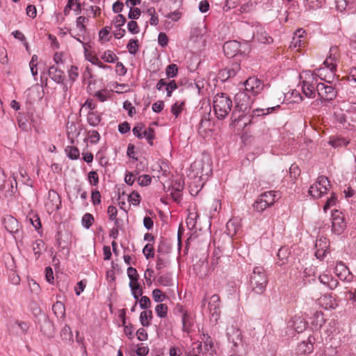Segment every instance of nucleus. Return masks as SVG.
Returning a JSON list of instances; mask_svg holds the SVG:
<instances>
[{
	"label": "nucleus",
	"mask_w": 356,
	"mask_h": 356,
	"mask_svg": "<svg viewBox=\"0 0 356 356\" xmlns=\"http://www.w3.org/2000/svg\"><path fill=\"white\" fill-rule=\"evenodd\" d=\"M338 47L333 46L330 49V56L323 62L325 67H320L316 70V72H314V77H319L321 80H323L330 83L335 76Z\"/></svg>",
	"instance_id": "f257e3e1"
},
{
	"label": "nucleus",
	"mask_w": 356,
	"mask_h": 356,
	"mask_svg": "<svg viewBox=\"0 0 356 356\" xmlns=\"http://www.w3.org/2000/svg\"><path fill=\"white\" fill-rule=\"evenodd\" d=\"M280 107L279 105L264 108H256L254 109L251 114H245V110L239 109L235 106L234 109L232 113L231 120L232 123L240 122L244 121L243 125L246 127L248 124L252 122V120L254 116H262L273 113Z\"/></svg>",
	"instance_id": "f03ea898"
},
{
	"label": "nucleus",
	"mask_w": 356,
	"mask_h": 356,
	"mask_svg": "<svg viewBox=\"0 0 356 356\" xmlns=\"http://www.w3.org/2000/svg\"><path fill=\"white\" fill-rule=\"evenodd\" d=\"M267 274L262 266H256L250 276L252 292L261 295L264 293L268 284Z\"/></svg>",
	"instance_id": "7ed1b4c3"
},
{
	"label": "nucleus",
	"mask_w": 356,
	"mask_h": 356,
	"mask_svg": "<svg viewBox=\"0 0 356 356\" xmlns=\"http://www.w3.org/2000/svg\"><path fill=\"white\" fill-rule=\"evenodd\" d=\"M213 107L218 120L225 119L232 107V101L225 93L217 94L213 97Z\"/></svg>",
	"instance_id": "20e7f679"
},
{
	"label": "nucleus",
	"mask_w": 356,
	"mask_h": 356,
	"mask_svg": "<svg viewBox=\"0 0 356 356\" xmlns=\"http://www.w3.org/2000/svg\"><path fill=\"white\" fill-rule=\"evenodd\" d=\"M245 30L250 32L247 38L251 40L255 38L263 44H270L273 38L264 30L261 24L257 21H252L246 24Z\"/></svg>",
	"instance_id": "39448f33"
},
{
	"label": "nucleus",
	"mask_w": 356,
	"mask_h": 356,
	"mask_svg": "<svg viewBox=\"0 0 356 356\" xmlns=\"http://www.w3.org/2000/svg\"><path fill=\"white\" fill-rule=\"evenodd\" d=\"M330 186V184L327 177L320 176L316 181L310 186L309 193L314 198L318 199L327 193Z\"/></svg>",
	"instance_id": "423d86ee"
},
{
	"label": "nucleus",
	"mask_w": 356,
	"mask_h": 356,
	"mask_svg": "<svg viewBox=\"0 0 356 356\" xmlns=\"http://www.w3.org/2000/svg\"><path fill=\"white\" fill-rule=\"evenodd\" d=\"M346 227L344 216L338 210L332 211V232L337 235L343 233Z\"/></svg>",
	"instance_id": "0eeeda50"
},
{
	"label": "nucleus",
	"mask_w": 356,
	"mask_h": 356,
	"mask_svg": "<svg viewBox=\"0 0 356 356\" xmlns=\"http://www.w3.org/2000/svg\"><path fill=\"white\" fill-rule=\"evenodd\" d=\"M316 88L319 97L322 99L331 101L337 96V91L331 85L318 83L316 84Z\"/></svg>",
	"instance_id": "6e6552de"
},
{
	"label": "nucleus",
	"mask_w": 356,
	"mask_h": 356,
	"mask_svg": "<svg viewBox=\"0 0 356 356\" xmlns=\"http://www.w3.org/2000/svg\"><path fill=\"white\" fill-rule=\"evenodd\" d=\"M61 205V199L60 195L54 190H49L48 197L47 199L45 207L48 213H51L58 210Z\"/></svg>",
	"instance_id": "1a4fd4ad"
},
{
	"label": "nucleus",
	"mask_w": 356,
	"mask_h": 356,
	"mask_svg": "<svg viewBox=\"0 0 356 356\" xmlns=\"http://www.w3.org/2000/svg\"><path fill=\"white\" fill-rule=\"evenodd\" d=\"M335 275L342 281L352 282L354 275L350 271L348 266L342 261H337L334 268Z\"/></svg>",
	"instance_id": "9d476101"
},
{
	"label": "nucleus",
	"mask_w": 356,
	"mask_h": 356,
	"mask_svg": "<svg viewBox=\"0 0 356 356\" xmlns=\"http://www.w3.org/2000/svg\"><path fill=\"white\" fill-rule=\"evenodd\" d=\"M314 74H312L308 76L307 80L302 82V92L309 98H314L316 92L317 79L314 77Z\"/></svg>",
	"instance_id": "9b49d317"
},
{
	"label": "nucleus",
	"mask_w": 356,
	"mask_h": 356,
	"mask_svg": "<svg viewBox=\"0 0 356 356\" xmlns=\"http://www.w3.org/2000/svg\"><path fill=\"white\" fill-rule=\"evenodd\" d=\"M244 86L245 92L257 95L262 91L264 83L257 77L252 76L244 82Z\"/></svg>",
	"instance_id": "f8f14e48"
},
{
	"label": "nucleus",
	"mask_w": 356,
	"mask_h": 356,
	"mask_svg": "<svg viewBox=\"0 0 356 356\" xmlns=\"http://www.w3.org/2000/svg\"><path fill=\"white\" fill-rule=\"evenodd\" d=\"M234 100L236 106L237 108H239L241 111H247L248 108L250 106L252 102L250 97L245 91H239L238 93H236L234 97Z\"/></svg>",
	"instance_id": "ddd939ff"
},
{
	"label": "nucleus",
	"mask_w": 356,
	"mask_h": 356,
	"mask_svg": "<svg viewBox=\"0 0 356 356\" xmlns=\"http://www.w3.org/2000/svg\"><path fill=\"white\" fill-rule=\"evenodd\" d=\"M49 74L54 81L62 84L64 91L67 90L68 87L67 84L64 83V73L62 70L55 66H51L49 69Z\"/></svg>",
	"instance_id": "4468645a"
},
{
	"label": "nucleus",
	"mask_w": 356,
	"mask_h": 356,
	"mask_svg": "<svg viewBox=\"0 0 356 356\" xmlns=\"http://www.w3.org/2000/svg\"><path fill=\"white\" fill-rule=\"evenodd\" d=\"M208 305L211 315L214 317L216 320H217L220 313V298L219 296L217 294L211 296Z\"/></svg>",
	"instance_id": "2eb2a0df"
},
{
	"label": "nucleus",
	"mask_w": 356,
	"mask_h": 356,
	"mask_svg": "<svg viewBox=\"0 0 356 356\" xmlns=\"http://www.w3.org/2000/svg\"><path fill=\"white\" fill-rule=\"evenodd\" d=\"M223 51L227 57H234L240 51V43L236 40L226 42L223 45Z\"/></svg>",
	"instance_id": "dca6fc26"
},
{
	"label": "nucleus",
	"mask_w": 356,
	"mask_h": 356,
	"mask_svg": "<svg viewBox=\"0 0 356 356\" xmlns=\"http://www.w3.org/2000/svg\"><path fill=\"white\" fill-rule=\"evenodd\" d=\"M3 224L6 229L12 234H15L19 231V222L12 216H6L3 218Z\"/></svg>",
	"instance_id": "f3484780"
},
{
	"label": "nucleus",
	"mask_w": 356,
	"mask_h": 356,
	"mask_svg": "<svg viewBox=\"0 0 356 356\" xmlns=\"http://www.w3.org/2000/svg\"><path fill=\"white\" fill-rule=\"evenodd\" d=\"M227 336L228 340L232 342L234 346H236L238 343L241 340V332L234 325L227 328Z\"/></svg>",
	"instance_id": "a211bd4d"
},
{
	"label": "nucleus",
	"mask_w": 356,
	"mask_h": 356,
	"mask_svg": "<svg viewBox=\"0 0 356 356\" xmlns=\"http://www.w3.org/2000/svg\"><path fill=\"white\" fill-rule=\"evenodd\" d=\"M40 330L44 335L49 338L53 337L54 335V325L52 321L44 316Z\"/></svg>",
	"instance_id": "6ab92c4d"
},
{
	"label": "nucleus",
	"mask_w": 356,
	"mask_h": 356,
	"mask_svg": "<svg viewBox=\"0 0 356 356\" xmlns=\"http://www.w3.org/2000/svg\"><path fill=\"white\" fill-rule=\"evenodd\" d=\"M305 31L302 29H298L292 38L291 42L290 47L296 48L300 47L305 43Z\"/></svg>",
	"instance_id": "aec40b11"
},
{
	"label": "nucleus",
	"mask_w": 356,
	"mask_h": 356,
	"mask_svg": "<svg viewBox=\"0 0 356 356\" xmlns=\"http://www.w3.org/2000/svg\"><path fill=\"white\" fill-rule=\"evenodd\" d=\"M241 228L240 223L236 218L230 219L226 225V232L227 235L232 237L236 234Z\"/></svg>",
	"instance_id": "412c9836"
},
{
	"label": "nucleus",
	"mask_w": 356,
	"mask_h": 356,
	"mask_svg": "<svg viewBox=\"0 0 356 356\" xmlns=\"http://www.w3.org/2000/svg\"><path fill=\"white\" fill-rule=\"evenodd\" d=\"M259 197H261L263 200L266 202L267 204L269 207L273 206L276 200L280 198L277 192L274 191H266L261 194Z\"/></svg>",
	"instance_id": "4be33fe9"
},
{
	"label": "nucleus",
	"mask_w": 356,
	"mask_h": 356,
	"mask_svg": "<svg viewBox=\"0 0 356 356\" xmlns=\"http://www.w3.org/2000/svg\"><path fill=\"white\" fill-rule=\"evenodd\" d=\"M182 321V330L185 332L189 333L191 327L193 325V319L191 314L187 312H184L181 316Z\"/></svg>",
	"instance_id": "5701e85b"
},
{
	"label": "nucleus",
	"mask_w": 356,
	"mask_h": 356,
	"mask_svg": "<svg viewBox=\"0 0 356 356\" xmlns=\"http://www.w3.org/2000/svg\"><path fill=\"white\" fill-rule=\"evenodd\" d=\"M67 134L71 143H74V140L79 135L80 132L76 125L74 122H71L70 124L68 123L67 125Z\"/></svg>",
	"instance_id": "b1692460"
},
{
	"label": "nucleus",
	"mask_w": 356,
	"mask_h": 356,
	"mask_svg": "<svg viewBox=\"0 0 356 356\" xmlns=\"http://www.w3.org/2000/svg\"><path fill=\"white\" fill-rule=\"evenodd\" d=\"M289 257V252L286 248L282 247L280 248L277 252L278 261L277 262L279 266L285 264Z\"/></svg>",
	"instance_id": "393cba45"
},
{
	"label": "nucleus",
	"mask_w": 356,
	"mask_h": 356,
	"mask_svg": "<svg viewBox=\"0 0 356 356\" xmlns=\"http://www.w3.org/2000/svg\"><path fill=\"white\" fill-rule=\"evenodd\" d=\"M152 312L151 310L143 311L140 315V321L143 326L148 327L152 318Z\"/></svg>",
	"instance_id": "a878e982"
},
{
	"label": "nucleus",
	"mask_w": 356,
	"mask_h": 356,
	"mask_svg": "<svg viewBox=\"0 0 356 356\" xmlns=\"http://www.w3.org/2000/svg\"><path fill=\"white\" fill-rule=\"evenodd\" d=\"M325 322V321L323 317V314L321 312H316L314 314L312 323L316 329L321 327Z\"/></svg>",
	"instance_id": "bb28decb"
},
{
	"label": "nucleus",
	"mask_w": 356,
	"mask_h": 356,
	"mask_svg": "<svg viewBox=\"0 0 356 356\" xmlns=\"http://www.w3.org/2000/svg\"><path fill=\"white\" fill-rule=\"evenodd\" d=\"M268 207H270L267 204L266 202L263 200V199L259 196L257 197L253 204L254 210L259 213L263 212Z\"/></svg>",
	"instance_id": "cd10ccee"
},
{
	"label": "nucleus",
	"mask_w": 356,
	"mask_h": 356,
	"mask_svg": "<svg viewBox=\"0 0 356 356\" xmlns=\"http://www.w3.org/2000/svg\"><path fill=\"white\" fill-rule=\"evenodd\" d=\"M70 238V235L67 233L62 234L61 232H58L56 237V241L58 246L62 248L65 249L67 248L68 242L67 240Z\"/></svg>",
	"instance_id": "c85d7f7f"
},
{
	"label": "nucleus",
	"mask_w": 356,
	"mask_h": 356,
	"mask_svg": "<svg viewBox=\"0 0 356 356\" xmlns=\"http://www.w3.org/2000/svg\"><path fill=\"white\" fill-rule=\"evenodd\" d=\"M184 106V101H177L175 103L173 104L171 108V112L175 116V118H177L179 115V114L182 112Z\"/></svg>",
	"instance_id": "c756f323"
},
{
	"label": "nucleus",
	"mask_w": 356,
	"mask_h": 356,
	"mask_svg": "<svg viewBox=\"0 0 356 356\" xmlns=\"http://www.w3.org/2000/svg\"><path fill=\"white\" fill-rule=\"evenodd\" d=\"M143 138H145L150 145H153V140L154 139L155 134L153 128L149 127L144 129L142 132Z\"/></svg>",
	"instance_id": "7c9ffc66"
},
{
	"label": "nucleus",
	"mask_w": 356,
	"mask_h": 356,
	"mask_svg": "<svg viewBox=\"0 0 356 356\" xmlns=\"http://www.w3.org/2000/svg\"><path fill=\"white\" fill-rule=\"evenodd\" d=\"M52 310L58 317H63L65 316V306L60 301H57L53 305Z\"/></svg>",
	"instance_id": "2f4dec72"
},
{
	"label": "nucleus",
	"mask_w": 356,
	"mask_h": 356,
	"mask_svg": "<svg viewBox=\"0 0 356 356\" xmlns=\"http://www.w3.org/2000/svg\"><path fill=\"white\" fill-rule=\"evenodd\" d=\"M158 282L164 286H170L172 285V279L171 274L166 273L161 275L158 278Z\"/></svg>",
	"instance_id": "473e14b6"
},
{
	"label": "nucleus",
	"mask_w": 356,
	"mask_h": 356,
	"mask_svg": "<svg viewBox=\"0 0 356 356\" xmlns=\"http://www.w3.org/2000/svg\"><path fill=\"white\" fill-rule=\"evenodd\" d=\"M60 337L63 341H72V332L68 325H65L61 330Z\"/></svg>",
	"instance_id": "72a5a7b5"
},
{
	"label": "nucleus",
	"mask_w": 356,
	"mask_h": 356,
	"mask_svg": "<svg viewBox=\"0 0 356 356\" xmlns=\"http://www.w3.org/2000/svg\"><path fill=\"white\" fill-rule=\"evenodd\" d=\"M198 215L197 212H190L186 218V225L190 229L195 227Z\"/></svg>",
	"instance_id": "f704fd0d"
},
{
	"label": "nucleus",
	"mask_w": 356,
	"mask_h": 356,
	"mask_svg": "<svg viewBox=\"0 0 356 356\" xmlns=\"http://www.w3.org/2000/svg\"><path fill=\"white\" fill-rule=\"evenodd\" d=\"M315 247L316 249H329L330 241L325 237L319 236L316 241Z\"/></svg>",
	"instance_id": "c9c22d12"
},
{
	"label": "nucleus",
	"mask_w": 356,
	"mask_h": 356,
	"mask_svg": "<svg viewBox=\"0 0 356 356\" xmlns=\"http://www.w3.org/2000/svg\"><path fill=\"white\" fill-rule=\"evenodd\" d=\"M100 116L95 112H90L88 115V122L92 127L97 126L100 122Z\"/></svg>",
	"instance_id": "e433bc0d"
},
{
	"label": "nucleus",
	"mask_w": 356,
	"mask_h": 356,
	"mask_svg": "<svg viewBox=\"0 0 356 356\" xmlns=\"http://www.w3.org/2000/svg\"><path fill=\"white\" fill-rule=\"evenodd\" d=\"M147 13L150 16L149 23L151 25L156 26L159 23V17L156 15L154 7H150L147 10Z\"/></svg>",
	"instance_id": "4c0bfd02"
},
{
	"label": "nucleus",
	"mask_w": 356,
	"mask_h": 356,
	"mask_svg": "<svg viewBox=\"0 0 356 356\" xmlns=\"http://www.w3.org/2000/svg\"><path fill=\"white\" fill-rule=\"evenodd\" d=\"M5 264H6V268L9 270H10V271L16 270V268H17L16 261L12 255L8 254L5 257Z\"/></svg>",
	"instance_id": "58836bf2"
},
{
	"label": "nucleus",
	"mask_w": 356,
	"mask_h": 356,
	"mask_svg": "<svg viewBox=\"0 0 356 356\" xmlns=\"http://www.w3.org/2000/svg\"><path fill=\"white\" fill-rule=\"evenodd\" d=\"M178 67L175 64H170L165 68V74L168 78H174L177 75Z\"/></svg>",
	"instance_id": "ea45409f"
},
{
	"label": "nucleus",
	"mask_w": 356,
	"mask_h": 356,
	"mask_svg": "<svg viewBox=\"0 0 356 356\" xmlns=\"http://www.w3.org/2000/svg\"><path fill=\"white\" fill-rule=\"evenodd\" d=\"M337 196L335 193H332L330 197L327 200L324 207L323 211L327 212V211L332 206H334L337 202Z\"/></svg>",
	"instance_id": "a19ab883"
},
{
	"label": "nucleus",
	"mask_w": 356,
	"mask_h": 356,
	"mask_svg": "<svg viewBox=\"0 0 356 356\" xmlns=\"http://www.w3.org/2000/svg\"><path fill=\"white\" fill-rule=\"evenodd\" d=\"M65 152L68 157L71 159H76L79 156V151L78 148L73 146H67L65 148Z\"/></svg>",
	"instance_id": "79ce46f5"
},
{
	"label": "nucleus",
	"mask_w": 356,
	"mask_h": 356,
	"mask_svg": "<svg viewBox=\"0 0 356 356\" xmlns=\"http://www.w3.org/2000/svg\"><path fill=\"white\" fill-rule=\"evenodd\" d=\"M102 58L107 63H114L117 59V56L111 50L106 51L102 56Z\"/></svg>",
	"instance_id": "37998d69"
},
{
	"label": "nucleus",
	"mask_w": 356,
	"mask_h": 356,
	"mask_svg": "<svg viewBox=\"0 0 356 356\" xmlns=\"http://www.w3.org/2000/svg\"><path fill=\"white\" fill-rule=\"evenodd\" d=\"M69 79L74 82L79 77V68L75 65H72L67 71Z\"/></svg>",
	"instance_id": "c03bdc74"
},
{
	"label": "nucleus",
	"mask_w": 356,
	"mask_h": 356,
	"mask_svg": "<svg viewBox=\"0 0 356 356\" xmlns=\"http://www.w3.org/2000/svg\"><path fill=\"white\" fill-rule=\"evenodd\" d=\"M355 1V0H335L337 8L340 11L346 10L347 6Z\"/></svg>",
	"instance_id": "a18cd8bd"
},
{
	"label": "nucleus",
	"mask_w": 356,
	"mask_h": 356,
	"mask_svg": "<svg viewBox=\"0 0 356 356\" xmlns=\"http://www.w3.org/2000/svg\"><path fill=\"white\" fill-rule=\"evenodd\" d=\"M81 221L83 226L88 229L94 222V218L92 214L87 213L83 215Z\"/></svg>",
	"instance_id": "49530a36"
},
{
	"label": "nucleus",
	"mask_w": 356,
	"mask_h": 356,
	"mask_svg": "<svg viewBox=\"0 0 356 356\" xmlns=\"http://www.w3.org/2000/svg\"><path fill=\"white\" fill-rule=\"evenodd\" d=\"M156 313L160 318H165L168 313V307L165 304H159L155 308Z\"/></svg>",
	"instance_id": "de8ad7c7"
},
{
	"label": "nucleus",
	"mask_w": 356,
	"mask_h": 356,
	"mask_svg": "<svg viewBox=\"0 0 356 356\" xmlns=\"http://www.w3.org/2000/svg\"><path fill=\"white\" fill-rule=\"evenodd\" d=\"M307 323L304 321L303 320L298 318L295 322H294V329L298 333L302 332L303 330H305L307 328Z\"/></svg>",
	"instance_id": "09e8293b"
},
{
	"label": "nucleus",
	"mask_w": 356,
	"mask_h": 356,
	"mask_svg": "<svg viewBox=\"0 0 356 356\" xmlns=\"http://www.w3.org/2000/svg\"><path fill=\"white\" fill-rule=\"evenodd\" d=\"M169 265V261L163 257H158L156 264V268L161 270L166 268Z\"/></svg>",
	"instance_id": "8fccbe9b"
},
{
	"label": "nucleus",
	"mask_w": 356,
	"mask_h": 356,
	"mask_svg": "<svg viewBox=\"0 0 356 356\" xmlns=\"http://www.w3.org/2000/svg\"><path fill=\"white\" fill-rule=\"evenodd\" d=\"M127 47L128 49L129 54L134 55L138 51V40L134 39L130 40L129 43L127 44Z\"/></svg>",
	"instance_id": "3c124183"
},
{
	"label": "nucleus",
	"mask_w": 356,
	"mask_h": 356,
	"mask_svg": "<svg viewBox=\"0 0 356 356\" xmlns=\"http://www.w3.org/2000/svg\"><path fill=\"white\" fill-rule=\"evenodd\" d=\"M177 88L178 86L175 80L170 81L165 88L167 97H171L172 92L175 90Z\"/></svg>",
	"instance_id": "603ef678"
},
{
	"label": "nucleus",
	"mask_w": 356,
	"mask_h": 356,
	"mask_svg": "<svg viewBox=\"0 0 356 356\" xmlns=\"http://www.w3.org/2000/svg\"><path fill=\"white\" fill-rule=\"evenodd\" d=\"M29 327V325L26 323L21 321H16L13 325V328L17 330H19L21 334H26Z\"/></svg>",
	"instance_id": "864d4df0"
},
{
	"label": "nucleus",
	"mask_w": 356,
	"mask_h": 356,
	"mask_svg": "<svg viewBox=\"0 0 356 356\" xmlns=\"http://www.w3.org/2000/svg\"><path fill=\"white\" fill-rule=\"evenodd\" d=\"M254 8L255 3L252 1H249L241 6L240 11L241 13H246L252 11Z\"/></svg>",
	"instance_id": "5fc2aeb1"
},
{
	"label": "nucleus",
	"mask_w": 356,
	"mask_h": 356,
	"mask_svg": "<svg viewBox=\"0 0 356 356\" xmlns=\"http://www.w3.org/2000/svg\"><path fill=\"white\" fill-rule=\"evenodd\" d=\"M129 202L134 206H138L140 202V195L138 192L133 191L129 196Z\"/></svg>",
	"instance_id": "6e6d98bb"
},
{
	"label": "nucleus",
	"mask_w": 356,
	"mask_h": 356,
	"mask_svg": "<svg viewBox=\"0 0 356 356\" xmlns=\"http://www.w3.org/2000/svg\"><path fill=\"white\" fill-rule=\"evenodd\" d=\"M152 297L155 302H160L164 300L165 296L160 289H156L152 291Z\"/></svg>",
	"instance_id": "4d7b16f0"
},
{
	"label": "nucleus",
	"mask_w": 356,
	"mask_h": 356,
	"mask_svg": "<svg viewBox=\"0 0 356 356\" xmlns=\"http://www.w3.org/2000/svg\"><path fill=\"white\" fill-rule=\"evenodd\" d=\"M184 188V184L181 179L175 180L172 184V191H177V193H181Z\"/></svg>",
	"instance_id": "13d9d810"
},
{
	"label": "nucleus",
	"mask_w": 356,
	"mask_h": 356,
	"mask_svg": "<svg viewBox=\"0 0 356 356\" xmlns=\"http://www.w3.org/2000/svg\"><path fill=\"white\" fill-rule=\"evenodd\" d=\"M152 181V178L149 175H143L141 176H139L138 178V183L139 185L142 186H146L150 184Z\"/></svg>",
	"instance_id": "bf43d9fd"
},
{
	"label": "nucleus",
	"mask_w": 356,
	"mask_h": 356,
	"mask_svg": "<svg viewBox=\"0 0 356 356\" xmlns=\"http://www.w3.org/2000/svg\"><path fill=\"white\" fill-rule=\"evenodd\" d=\"M44 245V243L42 240H37L33 244V251L35 255L39 256L41 253L42 248Z\"/></svg>",
	"instance_id": "052dcab7"
},
{
	"label": "nucleus",
	"mask_w": 356,
	"mask_h": 356,
	"mask_svg": "<svg viewBox=\"0 0 356 356\" xmlns=\"http://www.w3.org/2000/svg\"><path fill=\"white\" fill-rule=\"evenodd\" d=\"M143 252L144 255L145 256L146 259L152 258L154 256V248L150 244H147L144 247V248L143 250Z\"/></svg>",
	"instance_id": "680f3d73"
},
{
	"label": "nucleus",
	"mask_w": 356,
	"mask_h": 356,
	"mask_svg": "<svg viewBox=\"0 0 356 356\" xmlns=\"http://www.w3.org/2000/svg\"><path fill=\"white\" fill-rule=\"evenodd\" d=\"M145 129V127L143 124H138L137 125H136L132 131H133V134L135 136H136L139 139H142L143 138V136H142V132Z\"/></svg>",
	"instance_id": "e2e57ef3"
},
{
	"label": "nucleus",
	"mask_w": 356,
	"mask_h": 356,
	"mask_svg": "<svg viewBox=\"0 0 356 356\" xmlns=\"http://www.w3.org/2000/svg\"><path fill=\"white\" fill-rule=\"evenodd\" d=\"M322 1L321 0H305V6L312 8L317 9L321 7Z\"/></svg>",
	"instance_id": "0e129e2a"
},
{
	"label": "nucleus",
	"mask_w": 356,
	"mask_h": 356,
	"mask_svg": "<svg viewBox=\"0 0 356 356\" xmlns=\"http://www.w3.org/2000/svg\"><path fill=\"white\" fill-rule=\"evenodd\" d=\"M127 275L130 281H138L139 277L136 269L133 267L127 268Z\"/></svg>",
	"instance_id": "69168bd1"
},
{
	"label": "nucleus",
	"mask_w": 356,
	"mask_h": 356,
	"mask_svg": "<svg viewBox=\"0 0 356 356\" xmlns=\"http://www.w3.org/2000/svg\"><path fill=\"white\" fill-rule=\"evenodd\" d=\"M140 10L138 8H131L128 14V17L131 19H137L140 16Z\"/></svg>",
	"instance_id": "338daca9"
},
{
	"label": "nucleus",
	"mask_w": 356,
	"mask_h": 356,
	"mask_svg": "<svg viewBox=\"0 0 356 356\" xmlns=\"http://www.w3.org/2000/svg\"><path fill=\"white\" fill-rule=\"evenodd\" d=\"M90 183L93 186H97L99 183V177L95 171H90L88 175Z\"/></svg>",
	"instance_id": "774afa93"
}]
</instances>
